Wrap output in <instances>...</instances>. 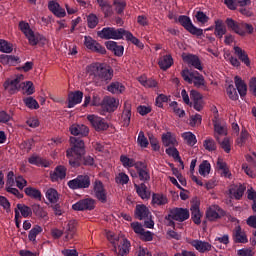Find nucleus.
Listing matches in <instances>:
<instances>
[{
    "label": "nucleus",
    "mask_w": 256,
    "mask_h": 256,
    "mask_svg": "<svg viewBox=\"0 0 256 256\" xmlns=\"http://www.w3.org/2000/svg\"><path fill=\"white\" fill-rule=\"evenodd\" d=\"M181 77L189 83V85H193L197 87V89L205 86V78L197 71H189V69H184L181 71Z\"/></svg>",
    "instance_id": "6"
},
{
    "label": "nucleus",
    "mask_w": 256,
    "mask_h": 256,
    "mask_svg": "<svg viewBox=\"0 0 256 256\" xmlns=\"http://www.w3.org/2000/svg\"><path fill=\"white\" fill-rule=\"evenodd\" d=\"M71 148L66 151V155L70 161H81L85 156V142L81 138L70 137Z\"/></svg>",
    "instance_id": "3"
},
{
    "label": "nucleus",
    "mask_w": 256,
    "mask_h": 256,
    "mask_svg": "<svg viewBox=\"0 0 256 256\" xmlns=\"http://www.w3.org/2000/svg\"><path fill=\"white\" fill-rule=\"evenodd\" d=\"M158 65L162 71H167V69H171L173 65V56L171 54L164 55L158 61Z\"/></svg>",
    "instance_id": "29"
},
{
    "label": "nucleus",
    "mask_w": 256,
    "mask_h": 256,
    "mask_svg": "<svg viewBox=\"0 0 256 256\" xmlns=\"http://www.w3.org/2000/svg\"><path fill=\"white\" fill-rule=\"evenodd\" d=\"M67 177V167L63 165L57 166L53 172H50L51 181H63Z\"/></svg>",
    "instance_id": "20"
},
{
    "label": "nucleus",
    "mask_w": 256,
    "mask_h": 256,
    "mask_svg": "<svg viewBox=\"0 0 256 256\" xmlns=\"http://www.w3.org/2000/svg\"><path fill=\"white\" fill-rule=\"evenodd\" d=\"M225 23L228 29L236 33V35H240V37H245L247 33L251 35L254 31L253 25L245 22H237L233 18H227Z\"/></svg>",
    "instance_id": "4"
},
{
    "label": "nucleus",
    "mask_w": 256,
    "mask_h": 256,
    "mask_svg": "<svg viewBox=\"0 0 256 256\" xmlns=\"http://www.w3.org/2000/svg\"><path fill=\"white\" fill-rule=\"evenodd\" d=\"M121 119L123 121L124 127H129V125H131V102H124V109Z\"/></svg>",
    "instance_id": "26"
},
{
    "label": "nucleus",
    "mask_w": 256,
    "mask_h": 256,
    "mask_svg": "<svg viewBox=\"0 0 256 256\" xmlns=\"http://www.w3.org/2000/svg\"><path fill=\"white\" fill-rule=\"evenodd\" d=\"M199 173L204 177L205 175H209V173H211V164L207 161L202 162L199 166Z\"/></svg>",
    "instance_id": "60"
},
{
    "label": "nucleus",
    "mask_w": 256,
    "mask_h": 256,
    "mask_svg": "<svg viewBox=\"0 0 256 256\" xmlns=\"http://www.w3.org/2000/svg\"><path fill=\"white\" fill-rule=\"evenodd\" d=\"M15 209H17V211H20L22 217L24 218L31 217V215H33V208L31 209V207L27 205L17 204Z\"/></svg>",
    "instance_id": "41"
},
{
    "label": "nucleus",
    "mask_w": 256,
    "mask_h": 256,
    "mask_svg": "<svg viewBox=\"0 0 256 256\" xmlns=\"http://www.w3.org/2000/svg\"><path fill=\"white\" fill-rule=\"evenodd\" d=\"M94 193L98 201H101L102 203H107V191L103 186V182H101L100 180H96L94 182Z\"/></svg>",
    "instance_id": "17"
},
{
    "label": "nucleus",
    "mask_w": 256,
    "mask_h": 256,
    "mask_svg": "<svg viewBox=\"0 0 256 256\" xmlns=\"http://www.w3.org/2000/svg\"><path fill=\"white\" fill-rule=\"evenodd\" d=\"M190 245L192 247H195L199 253H208V251H211L212 245L209 244V242L201 241V240H192L190 242Z\"/></svg>",
    "instance_id": "25"
},
{
    "label": "nucleus",
    "mask_w": 256,
    "mask_h": 256,
    "mask_svg": "<svg viewBox=\"0 0 256 256\" xmlns=\"http://www.w3.org/2000/svg\"><path fill=\"white\" fill-rule=\"evenodd\" d=\"M166 153L169 155V157H173L175 161H181V156H179V150H177V148H175L174 146L167 148Z\"/></svg>",
    "instance_id": "62"
},
{
    "label": "nucleus",
    "mask_w": 256,
    "mask_h": 256,
    "mask_svg": "<svg viewBox=\"0 0 256 256\" xmlns=\"http://www.w3.org/2000/svg\"><path fill=\"white\" fill-rule=\"evenodd\" d=\"M114 5L118 15H123L125 7H127V2H125V0H114Z\"/></svg>",
    "instance_id": "59"
},
{
    "label": "nucleus",
    "mask_w": 256,
    "mask_h": 256,
    "mask_svg": "<svg viewBox=\"0 0 256 256\" xmlns=\"http://www.w3.org/2000/svg\"><path fill=\"white\" fill-rule=\"evenodd\" d=\"M137 144L142 149H147L149 147V140L145 137V132L140 131L137 138Z\"/></svg>",
    "instance_id": "46"
},
{
    "label": "nucleus",
    "mask_w": 256,
    "mask_h": 256,
    "mask_svg": "<svg viewBox=\"0 0 256 256\" xmlns=\"http://www.w3.org/2000/svg\"><path fill=\"white\" fill-rule=\"evenodd\" d=\"M177 23H180V25L184 27L188 33H191V35H196V37H201V35H203V29L193 25L191 18L187 15H180Z\"/></svg>",
    "instance_id": "8"
},
{
    "label": "nucleus",
    "mask_w": 256,
    "mask_h": 256,
    "mask_svg": "<svg viewBox=\"0 0 256 256\" xmlns=\"http://www.w3.org/2000/svg\"><path fill=\"white\" fill-rule=\"evenodd\" d=\"M227 33V27L225 26V23H223V20L218 19L215 21V27H214V35L218 39H223V35Z\"/></svg>",
    "instance_id": "28"
},
{
    "label": "nucleus",
    "mask_w": 256,
    "mask_h": 256,
    "mask_svg": "<svg viewBox=\"0 0 256 256\" xmlns=\"http://www.w3.org/2000/svg\"><path fill=\"white\" fill-rule=\"evenodd\" d=\"M234 243H248L247 234L242 231L241 226H236L233 230Z\"/></svg>",
    "instance_id": "27"
},
{
    "label": "nucleus",
    "mask_w": 256,
    "mask_h": 256,
    "mask_svg": "<svg viewBox=\"0 0 256 256\" xmlns=\"http://www.w3.org/2000/svg\"><path fill=\"white\" fill-rule=\"evenodd\" d=\"M181 137L184 140V143L189 147H195V145H197V136H195L193 132H184L181 134Z\"/></svg>",
    "instance_id": "39"
},
{
    "label": "nucleus",
    "mask_w": 256,
    "mask_h": 256,
    "mask_svg": "<svg viewBox=\"0 0 256 256\" xmlns=\"http://www.w3.org/2000/svg\"><path fill=\"white\" fill-rule=\"evenodd\" d=\"M173 219L179 223L187 221L189 219V210L185 208H173L169 210L168 219Z\"/></svg>",
    "instance_id": "12"
},
{
    "label": "nucleus",
    "mask_w": 256,
    "mask_h": 256,
    "mask_svg": "<svg viewBox=\"0 0 256 256\" xmlns=\"http://www.w3.org/2000/svg\"><path fill=\"white\" fill-rule=\"evenodd\" d=\"M74 211H93L95 209V199L85 198L72 205Z\"/></svg>",
    "instance_id": "14"
},
{
    "label": "nucleus",
    "mask_w": 256,
    "mask_h": 256,
    "mask_svg": "<svg viewBox=\"0 0 256 256\" xmlns=\"http://www.w3.org/2000/svg\"><path fill=\"white\" fill-rule=\"evenodd\" d=\"M32 211L34 215L40 219H45L47 217V211H45V209H43L40 205L34 204L32 206Z\"/></svg>",
    "instance_id": "49"
},
{
    "label": "nucleus",
    "mask_w": 256,
    "mask_h": 256,
    "mask_svg": "<svg viewBox=\"0 0 256 256\" xmlns=\"http://www.w3.org/2000/svg\"><path fill=\"white\" fill-rule=\"evenodd\" d=\"M245 189H247V187H245V185H239L237 190H235L233 188L230 189V194L233 195L235 197V199L239 200V199H241V197H243V193H245Z\"/></svg>",
    "instance_id": "55"
},
{
    "label": "nucleus",
    "mask_w": 256,
    "mask_h": 256,
    "mask_svg": "<svg viewBox=\"0 0 256 256\" xmlns=\"http://www.w3.org/2000/svg\"><path fill=\"white\" fill-rule=\"evenodd\" d=\"M88 73L93 75L94 83H96L98 87H101V85H108V83H111L115 71L110 65L96 62L88 67Z\"/></svg>",
    "instance_id": "1"
},
{
    "label": "nucleus",
    "mask_w": 256,
    "mask_h": 256,
    "mask_svg": "<svg viewBox=\"0 0 256 256\" xmlns=\"http://www.w3.org/2000/svg\"><path fill=\"white\" fill-rule=\"evenodd\" d=\"M70 133L71 135H74L75 137L81 136V137H87L89 135V127L86 125H79V124H74L70 127Z\"/></svg>",
    "instance_id": "23"
},
{
    "label": "nucleus",
    "mask_w": 256,
    "mask_h": 256,
    "mask_svg": "<svg viewBox=\"0 0 256 256\" xmlns=\"http://www.w3.org/2000/svg\"><path fill=\"white\" fill-rule=\"evenodd\" d=\"M149 143L153 151H160L161 145L159 144V139L153 135V133H148Z\"/></svg>",
    "instance_id": "47"
},
{
    "label": "nucleus",
    "mask_w": 256,
    "mask_h": 256,
    "mask_svg": "<svg viewBox=\"0 0 256 256\" xmlns=\"http://www.w3.org/2000/svg\"><path fill=\"white\" fill-rule=\"evenodd\" d=\"M203 147L206 151H217V143L213 138H206L203 142Z\"/></svg>",
    "instance_id": "51"
},
{
    "label": "nucleus",
    "mask_w": 256,
    "mask_h": 256,
    "mask_svg": "<svg viewBox=\"0 0 256 256\" xmlns=\"http://www.w3.org/2000/svg\"><path fill=\"white\" fill-rule=\"evenodd\" d=\"M184 63H187L189 67H194V69H197L198 71H203V65L201 64V59H199V56L194 54H187L183 56Z\"/></svg>",
    "instance_id": "19"
},
{
    "label": "nucleus",
    "mask_w": 256,
    "mask_h": 256,
    "mask_svg": "<svg viewBox=\"0 0 256 256\" xmlns=\"http://www.w3.org/2000/svg\"><path fill=\"white\" fill-rule=\"evenodd\" d=\"M135 169L138 173L140 181H150L151 176L149 175V169L147 168V162L138 161L135 164Z\"/></svg>",
    "instance_id": "16"
},
{
    "label": "nucleus",
    "mask_w": 256,
    "mask_h": 256,
    "mask_svg": "<svg viewBox=\"0 0 256 256\" xmlns=\"http://www.w3.org/2000/svg\"><path fill=\"white\" fill-rule=\"evenodd\" d=\"M135 218L140 221H144V225L147 229H153L155 227V222L153 221V216L149 208L145 204H138L135 208Z\"/></svg>",
    "instance_id": "5"
},
{
    "label": "nucleus",
    "mask_w": 256,
    "mask_h": 256,
    "mask_svg": "<svg viewBox=\"0 0 256 256\" xmlns=\"http://www.w3.org/2000/svg\"><path fill=\"white\" fill-rule=\"evenodd\" d=\"M21 89H24L27 95H33L35 93V87L31 81L22 82Z\"/></svg>",
    "instance_id": "61"
},
{
    "label": "nucleus",
    "mask_w": 256,
    "mask_h": 256,
    "mask_svg": "<svg viewBox=\"0 0 256 256\" xmlns=\"http://www.w3.org/2000/svg\"><path fill=\"white\" fill-rule=\"evenodd\" d=\"M25 37L28 39L29 43L32 46H35L37 45V43H39V37L35 35V32H33V30H31L29 34L25 35Z\"/></svg>",
    "instance_id": "64"
},
{
    "label": "nucleus",
    "mask_w": 256,
    "mask_h": 256,
    "mask_svg": "<svg viewBox=\"0 0 256 256\" xmlns=\"http://www.w3.org/2000/svg\"><path fill=\"white\" fill-rule=\"evenodd\" d=\"M87 120L89 121L90 125H92L93 129H95L97 132L107 131V129H109V123H107L105 118L95 114H90L87 116Z\"/></svg>",
    "instance_id": "9"
},
{
    "label": "nucleus",
    "mask_w": 256,
    "mask_h": 256,
    "mask_svg": "<svg viewBox=\"0 0 256 256\" xmlns=\"http://www.w3.org/2000/svg\"><path fill=\"white\" fill-rule=\"evenodd\" d=\"M134 187L136 189V193H138L141 199H149L151 197V192L147 190V185H145V183H141L140 185L134 184Z\"/></svg>",
    "instance_id": "37"
},
{
    "label": "nucleus",
    "mask_w": 256,
    "mask_h": 256,
    "mask_svg": "<svg viewBox=\"0 0 256 256\" xmlns=\"http://www.w3.org/2000/svg\"><path fill=\"white\" fill-rule=\"evenodd\" d=\"M169 101H171V96L159 94L155 99V105L156 107L163 109V103H169Z\"/></svg>",
    "instance_id": "48"
},
{
    "label": "nucleus",
    "mask_w": 256,
    "mask_h": 256,
    "mask_svg": "<svg viewBox=\"0 0 256 256\" xmlns=\"http://www.w3.org/2000/svg\"><path fill=\"white\" fill-rule=\"evenodd\" d=\"M162 143L165 147H175L177 145V138L171 132L162 134Z\"/></svg>",
    "instance_id": "35"
},
{
    "label": "nucleus",
    "mask_w": 256,
    "mask_h": 256,
    "mask_svg": "<svg viewBox=\"0 0 256 256\" xmlns=\"http://www.w3.org/2000/svg\"><path fill=\"white\" fill-rule=\"evenodd\" d=\"M214 130H215V139L216 141H219V136L227 135V128H225V126H221V124L219 122H215L214 123Z\"/></svg>",
    "instance_id": "45"
},
{
    "label": "nucleus",
    "mask_w": 256,
    "mask_h": 256,
    "mask_svg": "<svg viewBox=\"0 0 256 256\" xmlns=\"http://www.w3.org/2000/svg\"><path fill=\"white\" fill-rule=\"evenodd\" d=\"M0 63H2V65L15 66L20 63V58L13 55L2 54L0 55Z\"/></svg>",
    "instance_id": "30"
},
{
    "label": "nucleus",
    "mask_w": 256,
    "mask_h": 256,
    "mask_svg": "<svg viewBox=\"0 0 256 256\" xmlns=\"http://www.w3.org/2000/svg\"><path fill=\"white\" fill-rule=\"evenodd\" d=\"M152 203H154L155 205H167V196L161 194H153Z\"/></svg>",
    "instance_id": "53"
},
{
    "label": "nucleus",
    "mask_w": 256,
    "mask_h": 256,
    "mask_svg": "<svg viewBox=\"0 0 256 256\" xmlns=\"http://www.w3.org/2000/svg\"><path fill=\"white\" fill-rule=\"evenodd\" d=\"M234 81H235L236 89L241 99H243V97L247 95V84H245L243 79H241V77L239 76H235Z\"/></svg>",
    "instance_id": "32"
},
{
    "label": "nucleus",
    "mask_w": 256,
    "mask_h": 256,
    "mask_svg": "<svg viewBox=\"0 0 256 256\" xmlns=\"http://www.w3.org/2000/svg\"><path fill=\"white\" fill-rule=\"evenodd\" d=\"M225 211L221 209L218 205L211 206L207 211H206V219L208 221H217V219H221L224 217Z\"/></svg>",
    "instance_id": "18"
},
{
    "label": "nucleus",
    "mask_w": 256,
    "mask_h": 256,
    "mask_svg": "<svg viewBox=\"0 0 256 256\" xmlns=\"http://www.w3.org/2000/svg\"><path fill=\"white\" fill-rule=\"evenodd\" d=\"M83 101V92L81 91H76V92H71L68 95V109H73L75 105H79Z\"/></svg>",
    "instance_id": "22"
},
{
    "label": "nucleus",
    "mask_w": 256,
    "mask_h": 256,
    "mask_svg": "<svg viewBox=\"0 0 256 256\" xmlns=\"http://www.w3.org/2000/svg\"><path fill=\"white\" fill-rule=\"evenodd\" d=\"M42 232H43V228H41V226L39 225L34 226L29 232V235H28L29 241H35L39 233H42Z\"/></svg>",
    "instance_id": "56"
},
{
    "label": "nucleus",
    "mask_w": 256,
    "mask_h": 256,
    "mask_svg": "<svg viewBox=\"0 0 256 256\" xmlns=\"http://www.w3.org/2000/svg\"><path fill=\"white\" fill-rule=\"evenodd\" d=\"M106 237L108 241L114 245L113 251L117 256L129 255V248L131 247V243H129L125 237L115 236L113 232H108Z\"/></svg>",
    "instance_id": "2"
},
{
    "label": "nucleus",
    "mask_w": 256,
    "mask_h": 256,
    "mask_svg": "<svg viewBox=\"0 0 256 256\" xmlns=\"http://www.w3.org/2000/svg\"><path fill=\"white\" fill-rule=\"evenodd\" d=\"M97 3L102 11L104 13V17H111L113 15V6L109 3L107 0H97Z\"/></svg>",
    "instance_id": "31"
},
{
    "label": "nucleus",
    "mask_w": 256,
    "mask_h": 256,
    "mask_svg": "<svg viewBox=\"0 0 256 256\" xmlns=\"http://www.w3.org/2000/svg\"><path fill=\"white\" fill-rule=\"evenodd\" d=\"M221 149H223V151L225 153H231V147L233 145V141L230 140L229 137H225L222 141L221 140H217Z\"/></svg>",
    "instance_id": "42"
},
{
    "label": "nucleus",
    "mask_w": 256,
    "mask_h": 256,
    "mask_svg": "<svg viewBox=\"0 0 256 256\" xmlns=\"http://www.w3.org/2000/svg\"><path fill=\"white\" fill-rule=\"evenodd\" d=\"M64 233V241H71V239L75 237V233H77V222L75 220H70Z\"/></svg>",
    "instance_id": "24"
},
{
    "label": "nucleus",
    "mask_w": 256,
    "mask_h": 256,
    "mask_svg": "<svg viewBox=\"0 0 256 256\" xmlns=\"http://www.w3.org/2000/svg\"><path fill=\"white\" fill-rule=\"evenodd\" d=\"M33 145H35V140H33V139L24 140L20 144V149H21V151H24V153H29V151H31Z\"/></svg>",
    "instance_id": "54"
},
{
    "label": "nucleus",
    "mask_w": 256,
    "mask_h": 256,
    "mask_svg": "<svg viewBox=\"0 0 256 256\" xmlns=\"http://www.w3.org/2000/svg\"><path fill=\"white\" fill-rule=\"evenodd\" d=\"M217 168L223 177H231V171H229V166H227V163L218 161Z\"/></svg>",
    "instance_id": "44"
},
{
    "label": "nucleus",
    "mask_w": 256,
    "mask_h": 256,
    "mask_svg": "<svg viewBox=\"0 0 256 256\" xmlns=\"http://www.w3.org/2000/svg\"><path fill=\"white\" fill-rule=\"evenodd\" d=\"M190 99L192 101L188 104L190 107H193L195 111H203L205 102L203 101V95L201 93H199L197 90H191Z\"/></svg>",
    "instance_id": "13"
},
{
    "label": "nucleus",
    "mask_w": 256,
    "mask_h": 256,
    "mask_svg": "<svg viewBox=\"0 0 256 256\" xmlns=\"http://www.w3.org/2000/svg\"><path fill=\"white\" fill-rule=\"evenodd\" d=\"M107 91L113 95H121V93L125 92V85L120 82H112L110 85H108Z\"/></svg>",
    "instance_id": "34"
},
{
    "label": "nucleus",
    "mask_w": 256,
    "mask_h": 256,
    "mask_svg": "<svg viewBox=\"0 0 256 256\" xmlns=\"http://www.w3.org/2000/svg\"><path fill=\"white\" fill-rule=\"evenodd\" d=\"M248 138H249V132H247L245 128L242 129L240 133V137L236 140L237 145L241 147L244 143H246Z\"/></svg>",
    "instance_id": "63"
},
{
    "label": "nucleus",
    "mask_w": 256,
    "mask_h": 256,
    "mask_svg": "<svg viewBox=\"0 0 256 256\" xmlns=\"http://www.w3.org/2000/svg\"><path fill=\"white\" fill-rule=\"evenodd\" d=\"M0 51L1 53H13V44L7 40L0 39Z\"/></svg>",
    "instance_id": "50"
},
{
    "label": "nucleus",
    "mask_w": 256,
    "mask_h": 256,
    "mask_svg": "<svg viewBox=\"0 0 256 256\" xmlns=\"http://www.w3.org/2000/svg\"><path fill=\"white\" fill-rule=\"evenodd\" d=\"M24 192L28 197H31L32 199H38V201H41V191H39L38 189L33 187H27L25 188Z\"/></svg>",
    "instance_id": "43"
},
{
    "label": "nucleus",
    "mask_w": 256,
    "mask_h": 256,
    "mask_svg": "<svg viewBox=\"0 0 256 256\" xmlns=\"http://www.w3.org/2000/svg\"><path fill=\"white\" fill-rule=\"evenodd\" d=\"M21 77H17L13 80L8 79L4 82L3 87L5 89V91H8V93H10V95H14V93H17V91H19V89H21Z\"/></svg>",
    "instance_id": "15"
},
{
    "label": "nucleus",
    "mask_w": 256,
    "mask_h": 256,
    "mask_svg": "<svg viewBox=\"0 0 256 256\" xmlns=\"http://www.w3.org/2000/svg\"><path fill=\"white\" fill-rule=\"evenodd\" d=\"M190 211L193 223L196 225H201V211L199 210V204H193L190 208Z\"/></svg>",
    "instance_id": "38"
},
{
    "label": "nucleus",
    "mask_w": 256,
    "mask_h": 256,
    "mask_svg": "<svg viewBox=\"0 0 256 256\" xmlns=\"http://www.w3.org/2000/svg\"><path fill=\"white\" fill-rule=\"evenodd\" d=\"M102 107L107 113H113L119 107V100L113 97H106L103 100Z\"/></svg>",
    "instance_id": "21"
},
{
    "label": "nucleus",
    "mask_w": 256,
    "mask_h": 256,
    "mask_svg": "<svg viewBox=\"0 0 256 256\" xmlns=\"http://www.w3.org/2000/svg\"><path fill=\"white\" fill-rule=\"evenodd\" d=\"M84 45L93 53H99L100 55H105L107 53L105 47L97 42L95 39H93L91 36L84 37Z\"/></svg>",
    "instance_id": "11"
},
{
    "label": "nucleus",
    "mask_w": 256,
    "mask_h": 256,
    "mask_svg": "<svg viewBox=\"0 0 256 256\" xmlns=\"http://www.w3.org/2000/svg\"><path fill=\"white\" fill-rule=\"evenodd\" d=\"M23 101L28 109H39V102H37L33 97L24 98Z\"/></svg>",
    "instance_id": "58"
},
{
    "label": "nucleus",
    "mask_w": 256,
    "mask_h": 256,
    "mask_svg": "<svg viewBox=\"0 0 256 256\" xmlns=\"http://www.w3.org/2000/svg\"><path fill=\"white\" fill-rule=\"evenodd\" d=\"M46 197L50 203H57V201H59V193H57V190L53 188L47 190Z\"/></svg>",
    "instance_id": "52"
},
{
    "label": "nucleus",
    "mask_w": 256,
    "mask_h": 256,
    "mask_svg": "<svg viewBox=\"0 0 256 256\" xmlns=\"http://www.w3.org/2000/svg\"><path fill=\"white\" fill-rule=\"evenodd\" d=\"M126 30L123 28H115V27H104L102 30L97 32V36L100 39H105L109 41V39H114L115 41H119V39H123L125 37Z\"/></svg>",
    "instance_id": "7"
},
{
    "label": "nucleus",
    "mask_w": 256,
    "mask_h": 256,
    "mask_svg": "<svg viewBox=\"0 0 256 256\" xmlns=\"http://www.w3.org/2000/svg\"><path fill=\"white\" fill-rule=\"evenodd\" d=\"M234 53L237 55L238 59H240L246 67H249L251 65V60H249V55H247V52L245 50H242L241 47L235 46L234 47Z\"/></svg>",
    "instance_id": "33"
},
{
    "label": "nucleus",
    "mask_w": 256,
    "mask_h": 256,
    "mask_svg": "<svg viewBox=\"0 0 256 256\" xmlns=\"http://www.w3.org/2000/svg\"><path fill=\"white\" fill-rule=\"evenodd\" d=\"M91 178L87 175H78L76 179L68 181L70 189H89Z\"/></svg>",
    "instance_id": "10"
},
{
    "label": "nucleus",
    "mask_w": 256,
    "mask_h": 256,
    "mask_svg": "<svg viewBox=\"0 0 256 256\" xmlns=\"http://www.w3.org/2000/svg\"><path fill=\"white\" fill-rule=\"evenodd\" d=\"M124 37L126 38V41H131L133 45H136L139 49H143L145 45L142 44L141 40H139L137 37L133 36V33L126 30Z\"/></svg>",
    "instance_id": "40"
},
{
    "label": "nucleus",
    "mask_w": 256,
    "mask_h": 256,
    "mask_svg": "<svg viewBox=\"0 0 256 256\" xmlns=\"http://www.w3.org/2000/svg\"><path fill=\"white\" fill-rule=\"evenodd\" d=\"M87 23L90 29H95L99 25V18L95 14H89L87 16Z\"/></svg>",
    "instance_id": "57"
},
{
    "label": "nucleus",
    "mask_w": 256,
    "mask_h": 256,
    "mask_svg": "<svg viewBox=\"0 0 256 256\" xmlns=\"http://www.w3.org/2000/svg\"><path fill=\"white\" fill-rule=\"evenodd\" d=\"M139 83L142 84L146 89H155L157 87L158 82L153 78H148L147 76H140L138 78Z\"/></svg>",
    "instance_id": "36"
}]
</instances>
